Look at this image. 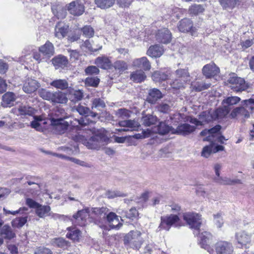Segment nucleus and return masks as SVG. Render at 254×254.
<instances>
[{"label":"nucleus","mask_w":254,"mask_h":254,"mask_svg":"<svg viewBox=\"0 0 254 254\" xmlns=\"http://www.w3.org/2000/svg\"><path fill=\"white\" fill-rule=\"evenodd\" d=\"M77 137L78 141H81L88 148L91 149H99L107 144L109 140V138L103 133L95 134L89 139L85 138L80 135H78Z\"/></svg>","instance_id":"f257e3e1"},{"label":"nucleus","mask_w":254,"mask_h":254,"mask_svg":"<svg viewBox=\"0 0 254 254\" xmlns=\"http://www.w3.org/2000/svg\"><path fill=\"white\" fill-rule=\"evenodd\" d=\"M141 235V232L138 230L130 231L124 237V244L133 249L139 250L144 242Z\"/></svg>","instance_id":"f03ea898"},{"label":"nucleus","mask_w":254,"mask_h":254,"mask_svg":"<svg viewBox=\"0 0 254 254\" xmlns=\"http://www.w3.org/2000/svg\"><path fill=\"white\" fill-rule=\"evenodd\" d=\"M228 82L231 89L236 92L245 91L249 87L248 84L243 78L236 76L234 74L229 78Z\"/></svg>","instance_id":"7ed1b4c3"},{"label":"nucleus","mask_w":254,"mask_h":254,"mask_svg":"<svg viewBox=\"0 0 254 254\" xmlns=\"http://www.w3.org/2000/svg\"><path fill=\"white\" fill-rule=\"evenodd\" d=\"M200 216V215L195 213L188 212L183 214V218L190 227L196 230L199 229L201 224Z\"/></svg>","instance_id":"20e7f679"},{"label":"nucleus","mask_w":254,"mask_h":254,"mask_svg":"<svg viewBox=\"0 0 254 254\" xmlns=\"http://www.w3.org/2000/svg\"><path fill=\"white\" fill-rule=\"evenodd\" d=\"M177 79L173 81L172 85L174 88H180L183 86L185 83L190 80V74L187 69H179L176 71Z\"/></svg>","instance_id":"39448f33"},{"label":"nucleus","mask_w":254,"mask_h":254,"mask_svg":"<svg viewBox=\"0 0 254 254\" xmlns=\"http://www.w3.org/2000/svg\"><path fill=\"white\" fill-rule=\"evenodd\" d=\"M70 14L74 16H80L85 11V6L79 0L73 1L66 5Z\"/></svg>","instance_id":"423d86ee"},{"label":"nucleus","mask_w":254,"mask_h":254,"mask_svg":"<svg viewBox=\"0 0 254 254\" xmlns=\"http://www.w3.org/2000/svg\"><path fill=\"white\" fill-rule=\"evenodd\" d=\"M51 125L54 127L55 131L59 134H63L67 129L69 124L63 118H51Z\"/></svg>","instance_id":"0eeeda50"},{"label":"nucleus","mask_w":254,"mask_h":254,"mask_svg":"<svg viewBox=\"0 0 254 254\" xmlns=\"http://www.w3.org/2000/svg\"><path fill=\"white\" fill-rule=\"evenodd\" d=\"M179 30L181 32H190L192 36H195L196 29L193 27L192 21L189 18H184L178 24Z\"/></svg>","instance_id":"6e6552de"},{"label":"nucleus","mask_w":254,"mask_h":254,"mask_svg":"<svg viewBox=\"0 0 254 254\" xmlns=\"http://www.w3.org/2000/svg\"><path fill=\"white\" fill-rule=\"evenodd\" d=\"M212 240V236L209 232L205 231L199 235V241L201 247L206 250L210 254L214 253L213 250L210 246Z\"/></svg>","instance_id":"1a4fd4ad"},{"label":"nucleus","mask_w":254,"mask_h":254,"mask_svg":"<svg viewBox=\"0 0 254 254\" xmlns=\"http://www.w3.org/2000/svg\"><path fill=\"white\" fill-rule=\"evenodd\" d=\"M213 119H214V118L209 112L204 111L199 115L198 119L196 118H190V122L198 126L208 123Z\"/></svg>","instance_id":"9d476101"},{"label":"nucleus","mask_w":254,"mask_h":254,"mask_svg":"<svg viewBox=\"0 0 254 254\" xmlns=\"http://www.w3.org/2000/svg\"><path fill=\"white\" fill-rule=\"evenodd\" d=\"M216 254H233L234 247L231 243L220 241L215 245Z\"/></svg>","instance_id":"9b49d317"},{"label":"nucleus","mask_w":254,"mask_h":254,"mask_svg":"<svg viewBox=\"0 0 254 254\" xmlns=\"http://www.w3.org/2000/svg\"><path fill=\"white\" fill-rule=\"evenodd\" d=\"M3 221L0 219V235L4 239L11 240L15 237V234L11 227L3 225Z\"/></svg>","instance_id":"f8f14e48"},{"label":"nucleus","mask_w":254,"mask_h":254,"mask_svg":"<svg viewBox=\"0 0 254 254\" xmlns=\"http://www.w3.org/2000/svg\"><path fill=\"white\" fill-rule=\"evenodd\" d=\"M179 220V217L177 215L171 214L169 216L161 217V223L159 227L168 231L170 227Z\"/></svg>","instance_id":"ddd939ff"},{"label":"nucleus","mask_w":254,"mask_h":254,"mask_svg":"<svg viewBox=\"0 0 254 254\" xmlns=\"http://www.w3.org/2000/svg\"><path fill=\"white\" fill-rule=\"evenodd\" d=\"M156 39L160 43L167 44L171 40V33L167 28H163L158 31L156 34Z\"/></svg>","instance_id":"4468645a"},{"label":"nucleus","mask_w":254,"mask_h":254,"mask_svg":"<svg viewBox=\"0 0 254 254\" xmlns=\"http://www.w3.org/2000/svg\"><path fill=\"white\" fill-rule=\"evenodd\" d=\"M91 214H94L97 219H99V222L106 221L107 215L109 213L108 208L105 207L92 208L91 209Z\"/></svg>","instance_id":"2eb2a0df"},{"label":"nucleus","mask_w":254,"mask_h":254,"mask_svg":"<svg viewBox=\"0 0 254 254\" xmlns=\"http://www.w3.org/2000/svg\"><path fill=\"white\" fill-rule=\"evenodd\" d=\"M163 97V94L161 91L157 88H153L149 90L146 101L150 104H154Z\"/></svg>","instance_id":"dca6fc26"},{"label":"nucleus","mask_w":254,"mask_h":254,"mask_svg":"<svg viewBox=\"0 0 254 254\" xmlns=\"http://www.w3.org/2000/svg\"><path fill=\"white\" fill-rule=\"evenodd\" d=\"M202 73L207 78H211L219 72V68L213 63L204 65L202 68Z\"/></svg>","instance_id":"f3484780"},{"label":"nucleus","mask_w":254,"mask_h":254,"mask_svg":"<svg viewBox=\"0 0 254 254\" xmlns=\"http://www.w3.org/2000/svg\"><path fill=\"white\" fill-rule=\"evenodd\" d=\"M195 128H196L194 126L185 123L178 126L177 128L173 131V132L179 134L186 135L193 132Z\"/></svg>","instance_id":"a211bd4d"},{"label":"nucleus","mask_w":254,"mask_h":254,"mask_svg":"<svg viewBox=\"0 0 254 254\" xmlns=\"http://www.w3.org/2000/svg\"><path fill=\"white\" fill-rule=\"evenodd\" d=\"M88 216V212L86 210L83 209L78 211L76 214L73 216V217L75 219L74 223L79 226H85L86 224V220Z\"/></svg>","instance_id":"6ab92c4d"},{"label":"nucleus","mask_w":254,"mask_h":254,"mask_svg":"<svg viewBox=\"0 0 254 254\" xmlns=\"http://www.w3.org/2000/svg\"><path fill=\"white\" fill-rule=\"evenodd\" d=\"M106 221L112 229H119L122 226V223L120 222L119 216L112 212H109L107 215Z\"/></svg>","instance_id":"aec40b11"},{"label":"nucleus","mask_w":254,"mask_h":254,"mask_svg":"<svg viewBox=\"0 0 254 254\" xmlns=\"http://www.w3.org/2000/svg\"><path fill=\"white\" fill-rule=\"evenodd\" d=\"M132 65L141 68L144 70H149L151 68V64L147 58L145 57L134 60Z\"/></svg>","instance_id":"412c9836"},{"label":"nucleus","mask_w":254,"mask_h":254,"mask_svg":"<svg viewBox=\"0 0 254 254\" xmlns=\"http://www.w3.org/2000/svg\"><path fill=\"white\" fill-rule=\"evenodd\" d=\"M37 81L32 79H28L23 86V91L28 94L35 92L39 87Z\"/></svg>","instance_id":"4be33fe9"},{"label":"nucleus","mask_w":254,"mask_h":254,"mask_svg":"<svg viewBox=\"0 0 254 254\" xmlns=\"http://www.w3.org/2000/svg\"><path fill=\"white\" fill-rule=\"evenodd\" d=\"M68 26L65 23L59 22L55 29V36L59 39L64 37L68 32Z\"/></svg>","instance_id":"5701e85b"},{"label":"nucleus","mask_w":254,"mask_h":254,"mask_svg":"<svg viewBox=\"0 0 254 254\" xmlns=\"http://www.w3.org/2000/svg\"><path fill=\"white\" fill-rule=\"evenodd\" d=\"M67 101L66 95L62 91H53L51 102L54 103L65 104Z\"/></svg>","instance_id":"b1692460"},{"label":"nucleus","mask_w":254,"mask_h":254,"mask_svg":"<svg viewBox=\"0 0 254 254\" xmlns=\"http://www.w3.org/2000/svg\"><path fill=\"white\" fill-rule=\"evenodd\" d=\"M236 239L242 246H246L251 242V236L245 231L236 233Z\"/></svg>","instance_id":"393cba45"},{"label":"nucleus","mask_w":254,"mask_h":254,"mask_svg":"<svg viewBox=\"0 0 254 254\" xmlns=\"http://www.w3.org/2000/svg\"><path fill=\"white\" fill-rule=\"evenodd\" d=\"M52 63L56 69L63 68L66 66L68 60L66 57L60 55L53 59Z\"/></svg>","instance_id":"a878e982"},{"label":"nucleus","mask_w":254,"mask_h":254,"mask_svg":"<svg viewBox=\"0 0 254 254\" xmlns=\"http://www.w3.org/2000/svg\"><path fill=\"white\" fill-rule=\"evenodd\" d=\"M119 125L121 127L129 128L130 131L136 130L140 127L139 124L135 120H127L120 121Z\"/></svg>","instance_id":"bb28decb"},{"label":"nucleus","mask_w":254,"mask_h":254,"mask_svg":"<svg viewBox=\"0 0 254 254\" xmlns=\"http://www.w3.org/2000/svg\"><path fill=\"white\" fill-rule=\"evenodd\" d=\"M95 64L101 68L108 69L111 68V62L105 56L98 57L95 61Z\"/></svg>","instance_id":"cd10ccee"},{"label":"nucleus","mask_w":254,"mask_h":254,"mask_svg":"<svg viewBox=\"0 0 254 254\" xmlns=\"http://www.w3.org/2000/svg\"><path fill=\"white\" fill-rule=\"evenodd\" d=\"M163 52L162 46L155 45L149 47L147 52V55L151 57L158 58L162 55Z\"/></svg>","instance_id":"c85d7f7f"},{"label":"nucleus","mask_w":254,"mask_h":254,"mask_svg":"<svg viewBox=\"0 0 254 254\" xmlns=\"http://www.w3.org/2000/svg\"><path fill=\"white\" fill-rule=\"evenodd\" d=\"M39 51L43 55L50 57L54 54V47L52 43L48 41L39 48Z\"/></svg>","instance_id":"c756f323"},{"label":"nucleus","mask_w":254,"mask_h":254,"mask_svg":"<svg viewBox=\"0 0 254 254\" xmlns=\"http://www.w3.org/2000/svg\"><path fill=\"white\" fill-rule=\"evenodd\" d=\"M174 106V103L170 100H164L157 106V110L159 112L167 114L171 110V108Z\"/></svg>","instance_id":"7c9ffc66"},{"label":"nucleus","mask_w":254,"mask_h":254,"mask_svg":"<svg viewBox=\"0 0 254 254\" xmlns=\"http://www.w3.org/2000/svg\"><path fill=\"white\" fill-rule=\"evenodd\" d=\"M146 77L144 72L141 69L136 70L132 72L130 75L131 80L136 83H140L143 81Z\"/></svg>","instance_id":"2f4dec72"},{"label":"nucleus","mask_w":254,"mask_h":254,"mask_svg":"<svg viewBox=\"0 0 254 254\" xmlns=\"http://www.w3.org/2000/svg\"><path fill=\"white\" fill-rule=\"evenodd\" d=\"M172 129V127L167 125L165 122H161L157 127H155L154 129L151 131V132L165 134L171 131Z\"/></svg>","instance_id":"473e14b6"},{"label":"nucleus","mask_w":254,"mask_h":254,"mask_svg":"<svg viewBox=\"0 0 254 254\" xmlns=\"http://www.w3.org/2000/svg\"><path fill=\"white\" fill-rule=\"evenodd\" d=\"M232 118H235L237 116H241L245 118H248L250 116L249 112L244 107H237L234 109L230 114Z\"/></svg>","instance_id":"72a5a7b5"},{"label":"nucleus","mask_w":254,"mask_h":254,"mask_svg":"<svg viewBox=\"0 0 254 254\" xmlns=\"http://www.w3.org/2000/svg\"><path fill=\"white\" fill-rule=\"evenodd\" d=\"M51 208L48 205H39L36 209V214L41 218H44L51 214Z\"/></svg>","instance_id":"f704fd0d"},{"label":"nucleus","mask_w":254,"mask_h":254,"mask_svg":"<svg viewBox=\"0 0 254 254\" xmlns=\"http://www.w3.org/2000/svg\"><path fill=\"white\" fill-rule=\"evenodd\" d=\"M211 84L210 83H206L203 81H196L191 83L192 89L197 92H200L209 88Z\"/></svg>","instance_id":"c9c22d12"},{"label":"nucleus","mask_w":254,"mask_h":254,"mask_svg":"<svg viewBox=\"0 0 254 254\" xmlns=\"http://www.w3.org/2000/svg\"><path fill=\"white\" fill-rule=\"evenodd\" d=\"M50 85L57 88L61 90H65L68 88V83L65 79H56L50 83Z\"/></svg>","instance_id":"e433bc0d"},{"label":"nucleus","mask_w":254,"mask_h":254,"mask_svg":"<svg viewBox=\"0 0 254 254\" xmlns=\"http://www.w3.org/2000/svg\"><path fill=\"white\" fill-rule=\"evenodd\" d=\"M219 1L224 9H232L237 4H239L240 1V0H219Z\"/></svg>","instance_id":"4c0bfd02"},{"label":"nucleus","mask_w":254,"mask_h":254,"mask_svg":"<svg viewBox=\"0 0 254 254\" xmlns=\"http://www.w3.org/2000/svg\"><path fill=\"white\" fill-rule=\"evenodd\" d=\"M157 118L152 115L148 114L142 118V124L145 126L149 127L155 125L157 123Z\"/></svg>","instance_id":"58836bf2"},{"label":"nucleus","mask_w":254,"mask_h":254,"mask_svg":"<svg viewBox=\"0 0 254 254\" xmlns=\"http://www.w3.org/2000/svg\"><path fill=\"white\" fill-rule=\"evenodd\" d=\"M68 232L66 234V237L73 241L79 240L81 236V232L74 228L68 227Z\"/></svg>","instance_id":"ea45409f"},{"label":"nucleus","mask_w":254,"mask_h":254,"mask_svg":"<svg viewBox=\"0 0 254 254\" xmlns=\"http://www.w3.org/2000/svg\"><path fill=\"white\" fill-rule=\"evenodd\" d=\"M96 4L101 9H106L112 7L115 0H95Z\"/></svg>","instance_id":"a19ab883"},{"label":"nucleus","mask_w":254,"mask_h":254,"mask_svg":"<svg viewBox=\"0 0 254 254\" xmlns=\"http://www.w3.org/2000/svg\"><path fill=\"white\" fill-rule=\"evenodd\" d=\"M105 107L106 104L104 101L99 98H96L92 100V109H96L97 110L101 111Z\"/></svg>","instance_id":"79ce46f5"},{"label":"nucleus","mask_w":254,"mask_h":254,"mask_svg":"<svg viewBox=\"0 0 254 254\" xmlns=\"http://www.w3.org/2000/svg\"><path fill=\"white\" fill-rule=\"evenodd\" d=\"M15 99V95L12 92H7L2 96L3 103L7 106L12 105Z\"/></svg>","instance_id":"37998d69"},{"label":"nucleus","mask_w":254,"mask_h":254,"mask_svg":"<svg viewBox=\"0 0 254 254\" xmlns=\"http://www.w3.org/2000/svg\"><path fill=\"white\" fill-rule=\"evenodd\" d=\"M152 78L155 82H160L166 80L168 78V75L163 72L155 71L152 75Z\"/></svg>","instance_id":"c03bdc74"},{"label":"nucleus","mask_w":254,"mask_h":254,"mask_svg":"<svg viewBox=\"0 0 254 254\" xmlns=\"http://www.w3.org/2000/svg\"><path fill=\"white\" fill-rule=\"evenodd\" d=\"M204 10L203 6L201 4H193L189 8V12L191 15H196L202 13Z\"/></svg>","instance_id":"a18cd8bd"},{"label":"nucleus","mask_w":254,"mask_h":254,"mask_svg":"<svg viewBox=\"0 0 254 254\" xmlns=\"http://www.w3.org/2000/svg\"><path fill=\"white\" fill-rule=\"evenodd\" d=\"M73 111H76L80 115L84 116L87 117V115L89 114L90 113V109L81 104H79L77 106H74L72 108Z\"/></svg>","instance_id":"49530a36"},{"label":"nucleus","mask_w":254,"mask_h":254,"mask_svg":"<svg viewBox=\"0 0 254 254\" xmlns=\"http://www.w3.org/2000/svg\"><path fill=\"white\" fill-rule=\"evenodd\" d=\"M51 244L54 246L64 249L66 248L69 246V243L65 241L62 238H58L53 239L51 241Z\"/></svg>","instance_id":"de8ad7c7"},{"label":"nucleus","mask_w":254,"mask_h":254,"mask_svg":"<svg viewBox=\"0 0 254 254\" xmlns=\"http://www.w3.org/2000/svg\"><path fill=\"white\" fill-rule=\"evenodd\" d=\"M18 114L21 115L31 116L34 113V109L29 106H21L17 109Z\"/></svg>","instance_id":"09e8293b"},{"label":"nucleus","mask_w":254,"mask_h":254,"mask_svg":"<svg viewBox=\"0 0 254 254\" xmlns=\"http://www.w3.org/2000/svg\"><path fill=\"white\" fill-rule=\"evenodd\" d=\"M230 111L229 107L226 105H224L222 108L217 109L215 112L216 118L221 119L224 117L229 113Z\"/></svg>","instance_id":"8fccbe9b"},{"label":"nucleus","mask_w":254,"mask_h":254,"mask_svg":"<svg viewBox=\"0 0 254 254\" xmlns=\"http://www.w3.org/2000/svg\"><path fill=\"white\" fill-rule=\"evenodd\" d=\"M53 91H49L44 88H41L38 90V93L39 96L43 99L51 101Z\"/></svg>","instance_id":"3c124183"},{"label":"nucleus","mask_w":254,"mask_h":254,"mask_svg":"<svg viewBox=\"0 0 254 254\" xmlns=\"http://www.w3.org/2000/svg\"><path fill=\"white\" fill-rule=\"evenodd\" d=\"M114 67L120 73H122L128 68L127 63L124 61H117L114 64Z\"/></svg>","instance_id":"603ef678"},{"label":"nucleus","mask_w":254,"mask_h":254,"mask_svg":"<svg viewBox=\"0 0 254 254\" xmlns=\"http://www.w3.org/2000/svg\"><path fill=\"white\" fill-rule=\"evenodd\" d=\"M83 97V93L80 90H75L70 94L69 99L73 102H76L81 100Z\"/></svg>","instance_id":"864d4df0"},{"label":"nucleus","mask_w":254,"mask_h":254,"mask_svg":"<svg viewBox=\"0 0 254 254\" xmlns=\"http://www.w3.org/2000/svg\"><path fill=\"white\" fill-rule=\"evenodd\" d=\"M213 180L215 183L222 185H232L233 182V181H232L230 179L227 177H222L220 175L215 176Z\"/></svg>","instance_id":"5fc2aeb1"},{"label":"nucleus","mask_w":254,"mask_h":254,"mask_svg":"<svg viewBox=\"0 0 254 254\" xmlns=\"http://www.w3.org/2000/svg\"><path fill=\"white\" fill-rule=\"evenodd\" d=\"M26 222L27 217H18L13 220L11 222V224L13 227L21 228Z\"/></svg>","instance_id":"6e6d98bb"},{"label":"nucleus","mask_w":254,"mask_h":254,"mask_svg":"<svg viewBox=\"0 0 254 254\" xmlns=\"http://www.w3.org/2000/svg\"><path fill=\"white\" fill-rule=\"evenodd\" d=\"M240 101V98L237 96L229 97L223 101V103L227 107L237 104Z\"/></svg>","instance_id":"4d7b16f0"},{"label":"nucleus","mask_w":254,"mask_h":254,"mask_svg":"<svg viewBox=\"0 0 254 254\" xmlns=\"http://www.w3.org/2000/svg\"><path fill=\"white\" fill-rule=\"evenodd\" d=\"M43 121V118L41 116H35L34 117V121L31 122V127L35 128L38 131H40L42 128L40 126V122Z\"/></svg>","instance_id":"13d9d810"},{"label":"nucleus","mask_w":254,"mask_h":254,"mask_svg":"<svg viewBox=\"0 0 254 254\" xmlns=\"http://www.w3.org/2000/svg\"><path fill=\"white\" fill-rule=\"evenodd\" d=\"M81 47L82 48H86L87 50L91 52H96L102 48L101 46H100L99 47L96 46V47H95L91 44L90 42L88 40H86L82 44Z\"/></svg>","instance_id":"bf43d9fd"},{"label":"nucleus","mask_w":254,"mask_h":254,"mask_svg":"<svg viewBox=\"0 0 254 254\" xmlns=\"http://www.w3.org/2000/svg\"><path fill=\"white\" fill-rule=\"evenodd\" d=\"M116 115L122 119L128 118L130 117V111L125 108L120 109L116 112Z\"/></svg>","instance_id":"052dcab7"},{"label":"nucleus","mask_w":254,"mask_h":254,"mask_svg":"<svg viewBox=\"0 0 254 254\" xmlns=\"http://www.w3.org/2000/svg\"><path fill=\"white\" fill-rule=\"evenodd\" d=\"M100 79L97 77H88L86 78L85 83L87 86L96 87L99 83Z\"/></svg>","instance_id":"680f3d73"},{"label":"nucleus","mask_w":254,"mask_h":254,"mask_svg":"<svg viewBox=\"0 0 254 254\" xmlns=\"http://www.w3.org/2000/svg\"><path fill=\"white\" fill-rule=\"evenodd\" d=\"M83 35L86 37H92L94 35V30L90 26L86 25L81 29Z\"/></svg>","instance_id":"e2e57ef3"},{"label":"nucleus","mask_w":254,"mask_h":254,"mask_svg":"<svg viewBox=\"0 0 254 254\" xmlns=\"http://www.w3.org/2000/svg\"><path fill=\"white\" fill-rule=\"evenodd\" d=\"M212 153H213L212 143L209 145L205 146L203 148L201 152V156L207 158Z\"/></svg>","instance_id":"0e129e2a"},{"label":"nucleus","mask_w":254,"mask_h":254,"mask_svg":"<svg viewBox=\"0 0 254 254\" xmlns=\"http://www.w3.org/2000/svg\"><path fill=\"white\" fill-rule=\"evenodd\" d=\"M151 133V130L147 129L146 130H143L141 133H137L133 136V137L136 139L144 138L149 137Z\"/></svg>","instance_id":"69168bd1"},{"label":"nucleus","mask_w":254,"mask_h":254,"mask_svg":"<svg viewBox=\"0 0 254 254\" xmlns=\"http://www.w3.org/2000/svg\"><path fill=\"white\" fill-rule=\"evenodd\" d=\"M213 216L214 223L217 227L221 228L223 224V220L221 213H218L216 214H214Z\"/></svg>","instance_id":"338daca9"},{"label":"nucleus","mask_w":254,"mask_h":254,"mask_svg":"<svg viewBox=\"0 0 254 254\" xmlns=\"http://www.w3.org/2000/svg\"><path fill=\"white\" fill-rule=\"evenodd\" d=\"M34 254H53V253L49 249L40 247L35 250Z\"/></svg>","instance_id":"774afa93"}]
</instances>
